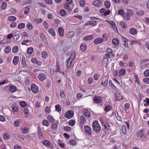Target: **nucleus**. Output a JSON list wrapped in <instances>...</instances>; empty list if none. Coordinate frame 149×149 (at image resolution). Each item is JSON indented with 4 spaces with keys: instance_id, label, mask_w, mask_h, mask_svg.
<instances>
[{
    "instance_id": "1",
    "label": "nucleus",
    "mask_w": 149,
    "mask_h": 149,
    "mask_svg": "<svg viewBox=\"0 0 149 149\" xmlns=\"http://www.w3.org/2000/svg\"><path fill=\"white\" fill-rule=\"evenodd\" d=\"M74 115V112L72 111H68L65 113V116L67 118H71Z\"/></svg>"
},
{
    "instance_id": "2",
    "label": "nucleus",
    "mask_w": 149,
    "mask_h": 149,
    "mask_svg": "<svg viewBox=\"0 0 149 149\" xmlns=\"http://www.w3.org/2000/svg\"><path fill=\"white\" fill-rule=\"evenodd\" d=\"M94 102L96 103H99L102 100V97L99 96H95L93 98Z\"/></svg>"
},
{
    "instance_id": "3",
    "label": "nucleus",
    "mask_w": 149,
    "mask_h": 149,
    "mask_svg": "<svg viewBox=\"0 0 149 149\" xmlns=\"http://www.w3.org/2000/svg\"><path fill=\"white\" fill-rule=\"evenodd\" d=\"M31 88L32 91L34 93H36L38 91V86L34 84H31Z\"/></svg>"
},
{
    "instance_id": "4",
    "label": "nucleus",
    "mask_w": 149,
    "mask_h": 149,
    "mask_svg": "<svg viewBox=\"0 0 149 149\" xmlns=\"http://www.w3.org/2000/svg\"><path fill=\"white\" fill-rule=\"evenodd\" d=\"M84 127L85 132L87 133L89 135H91L92 132L90 127L88 125H85Z\"/></svg>"
},
{
    "instance_id": "5",
    "label": "nucleus",
    "mask_w": 149,
    "mask_h": 149,
    "mask_svg": "<svg viewBox=\"0 0 149 149\" xmlns=\"http://www.w3.org/2000/svg\"><path fill=\"white\" fill-rule=\"evenodd\" d=\"M93 36L92 35H88L84 37L83 40L85 41H89L93 39Z\"/></svg>"
},
{
    "instance_id": "6",
    "label": "nucleus",
    "mask_w": 149,
    "mask_h": 149,
    "mask_svg": "<svg viewBox=\"0 0 149 149\" xmlns=\"http://www.w3.org/2000/svg\"><path fill=\"white\" fill-rule=\"evenodd\" d=\"M38 77L39 79L41 81L45 79L46 78V75L43 73L39 74Z\"/></svg>"
},
{
    "instance_id": "7",
    "label": "nucleus",
    "mask_w": 149,
    "mask_h": 149,
    "mask_svg": "<svg viewBox=\"0 0 149 149\" xmlns=\"http://www.w3.org/2000/svg\"><path fill=\"white\" fill-rule=\"evenodd\" d=\"M101 1L100 0H97L93 2V4L97 7H99L100 6Z\"/></svg>"
},
{
    "instance_id": "8",
    "label": "nucleus",
    "mask_w": 149,
    "mask_h": 149,
    "mask_svg": "<svg viewBox=\"0 0 149 149\" xmlns=\"http://www.w3.org/2000/svg\"><path fill=\"white\" fill-rule=\"evenodd\" d=\"M58 32L59 35L61 37H63L64 36V31L62 27H60L58 28Z\"/></svg>"
},
{
    "instance_id": "9",
    "label": "nucleus",
    "mask_w": 149,
    "mask_h": 149,
    "mask_svg": "<svg viewBox=\"0 0 149 149\" xmlns=\"http://www.w3.org/2000/svg\"><path fill=\"white\" fill-rule=\"evenodd\" d=\"M115 97L116 100H120L123 98L122 97L118 92H116L115 93Z\"/></svg>"
},
{
    "instance_id": "10",
    "label": "nucleus",
    "mask_w": 149,
    "mask_h": 149,
    "mask_svg": "<svg viewBox=\"0 0 149 149\" xmlns=\"http://www.w3.org/2000/svg\"><path fill=\"white\" fill-rule=\"evenodd\" d=\"M103 39L102 38H99L95 40L94 42L95 44H97L102 43L103 42Z\"/></svg>"
},
{
    "instance_id": "11",
    "label": "nucleus",
    "mask_w": 149,
    "mask_h": 149,
    "mask_svg": "<svg viewBox=\"0 0 149 149\" xmlns=\"http://www.w3.org/2000/svg\"><path fill=\"white\" fill-rule=\"evenodd\" d=\"M84 114L87 117H89L90 116V112L87 109H84L83 111Z\"/></svg>"
},
{
    "instance_id": "12",
    "label": "nucleus",
    "mask_w": 149,
    "mask_h": 149,
    "mask_svg": "<svg viewBox=\"0 0 149 149\" xmlns=\"http://www.w3.org/2000/svg\"><path fill=\"white\" fill-rule=\"evenodd\" d=\"M73 60V59H72V60H67L66 63H67L66 67L67 69H69L70 68Z\"/></svg>"
},
{
    "instance_id": "13",
    "label": "nucleus",
    "mask_w": 149,
    "mask_h": 149,
    "mask_svg": "<svg viewBox=\"0 0 149 149\" xmlns=\"http://www.w3.org/2000/svg\"><path fill=\"white\" fill-rule=\"evenodd\" d=\"M137 32V30L135 28H132L130 29V33L133 35H135Z\"/></svg>"
},
{
    "instance_id": "14",
    "label": "nucleus",
    "mask_w": 149,
    "mask_h": 149,
    "mask_svg": "<svg viewBox=\"0 0 149 149\" xmlns=\"http://www.w3.org/2000/svg\"><path fill=\"white\" fill-rule=\"evenodd\" d=\"M38 131L39 137L40 138H42L43 136L42 135V131L41 130L40 127H38Z\"/></svg>"
},
{
    "instance_id": "15",
    "label": "nucleus",
    "mask_w": 149,
    "mask_h": 149,
    "mask_svg": "<svg viewBox=\"0 0 149 149\" xmlns=\"http://www.w3.org/2000/svg\"><path fill=\"white\" fill-rule=\"evenodd\" d=\"M80 48L81 51L84 52L86 51L87 48V46L84 44H82L80 45Z\"/></svg>"
},
{
    "instance_id": "16",
    "label": "nucleus",
    "mask_w": 149,
    "mask_h": 149,
    "mask_svg": "<svg viewBox=\"0 0 149 149\" xmlns=\"http://www.w3.org/2000/svg\"><path fill=\"white\" fill-rule=\"evenodd\" d=\"M49 32L52 36H56L55 31L53 28H50L49 29Z\"/></svg>"
},
{
    "instance_id": "17",
    "label": "nucleus",
    "mask_w": 149,
    "mask_h": 149,
    "mask_svg": "<svg viewBox=\"0 0 149 149\" xmlns=\"http://www.w3.org/2000/svg\"><path fill=\"white\" fill-rule=\"evenodd\" d=\"M19 57L17 56H15L14 57L13 60V63L14 65H16L19 61Z\"/></svg>"
},
{
    "instance_id": "18",
    "label": "nucleus",
    "mask_w": 149,
    "mask_h": 149,
    "mask_svg": "<svg viewBox=\"0 0 149 149\" xmlns=\"http://www.w3.org/2000/svg\"><path fill=\"white\" fill-rule=\"evenodd\" d=\"M47 119L49 122L51 123H53L55 121V120L53 117L49 115L47 116Z\"/></svg>"
},
{
    "instance_id": "19",
    "label": "nucleus",
    "mask_w": 149,
    "mask_h": 149,
    "mask_svg": "<svg viewBox=\"0 0 149 149\" xmlns=\"http://www.w3.org/2000/svg\"><path fill=\"white\" fill-rule=\"evenodd\" d=\"M112 107L111 105H108L105 106L104 108V110L106 112H108L111 110Z\"/></svg>"
},
{
    "instance_id": "20",
    "label": "nucleus",
    "mask_w": 149,
    "mask_h": 149,
    "mask_svg": "<svg viewBox=\"0 0 149 149\" xmlns=\"http://www.w3.org/2000/svg\"><path fill=\"white\" fill-rule=\"evenodd\" d=\"M104 4L106 8L108 9L110 8L111 6V4L109 1H105Z\"/></svg>"
},
{
    "instance_id": "21",
    "label": "nucleus",
    "mask_w": 149,
    "mask_h": 149,
    "mask_svg": "<svg viewBox=\"0 0 149 149\" xmlns=\"http://www.w3.org/2000/svg\"><path fill=\"white\" fill-rule=\"evenodd\" d=\"M93 129L95 132L97 133L99 132L101 129V127L100 125H99H99L97 126V127L96 126L95 127L93 128Z\"/></svg>"
},
{
    "instance_id": "22",
    "label": "nucleus",
    "mask_w": 149,
    "mask_h": 149,
    "mask_svg": "<svg viewBox=\"0 0 149 149\" xmlns=\"http://www.w3.org/2000/svg\"><path fill=\"white\" fill-rule=\"evenodd\" d=\"M108 61L109 59L107 58H104L103 59L102 63L104 66L107 67V64Z\"/></svg>"
},
{
    "instance_id": "23",
    "label": "nucleus",
    "mask_w": 149,
    "mask_h": 149,
    "mask_svg": "<svg viewBox=\"0 0 149 149\" xmlns=\"http://www.w3.org/2000/svg\"><path fill=\"white\" fill-rule=\"evenodd\" d=\"M8 19L10 21L13 22L16 20L17 18L15 16H11L8 17Z\"/></svg>"
},
{
    "instance_id": "24",
    "label": "nucleus",
    "mask_w": 149,
    "mask_h": 149,
    "mask_svg": "<svg viewBox=\"0 0 149 149\" xmlns=\"http://www.w3.org/2000/svg\"><path fill=\"white\" fill-rule=\"evenodd\" d=\"M9 90L11 92H14L16 91V87L14 86H12L10 87Z\"/></svg>"
},
{
    "instance_id": "25",
    "label": "nucleus",
    "mask_w": 149,
    "mask_h": 149,
    "mask_svg": "<svg viewBox=\"0 0 149 149\" xmlns=\"http://www.w3.org/2000/svg\"><path fill=\"white\" fill-rule=\"evenodd\" d=\"M3 137L5 140H8L10 138V136L8 133H5L3 134Z\"/></svg>"
},
{
    "instance_id": "26",
    "label": "nucleus",
    "mask_w": 149,
    "mask_h": 149,
    "mask_svg": "<svg viewBox=\"0 0 149 149\" xmlns=\"http://www.w3.org/2000/svg\"><path fill=\"white\" fill-rule=\"evenodd\" d=\"M42 143L43 145L47 147H49L50 145V142L47 140H45Z\"/></svg>"
},
{
    "instance_id": "27",
    "label": "nucleus",
    "mask_w": 149,
    "mask_h": 149,
    "mask_svg": "<svg viewBox=\"0 0 149 149\" xmlns=\"http://www.w3.org/2000/svg\"><path fill=\"white\" fill-rule=\"evenodd\" d=\"M33 51V49L32 47L28 48L27 51V53L28 54H31Z\"/></svg>"
},
{
    "instance_id": "28",
    "label": "nucleus",
    "mask_w": 149,
    "mask_h": 149,
    "mask_svg": "<svg viewBox=\"0 0 149 149\" xmlns=\"http://www.w3.org/2000/svg\"><path fill=\"white\" fill-rule=\"evenodd\" d=\"M120 24L123 29H125L127 28V25L125 23L120 21Z\"/></svg>"
},
{
    "instance_id": "29",
    "label": "nucleus",
    "mask_w": 149,
    "mask_h": 149,
    "mask_svg": "<svg viewBox=\"0 0 149 149\" xmlns=\"http://www.w3.org/2000/svg\"><path fill=\"white\" fill-rule=\"evenodd\" d=\"M25 24L24 23H21L19 24L18 26V28L19 29H23L25 26Z\"/></svg>"
},
{
    "instance_id": "30",
    "label": "nucleus",
    "mask_w": 149,
    "mask_h": 149,
    "mask_svg": "<svg viewBox=\"0 0 149 149\" xmlns=\"http://www.w3.org/2000/svg\"><path fill=\"white\" fill-rule=\"evenodd\" d=\"M99 125H100L97 121H94L92 124L93 128L95 127H97V126L99 125Z\"/></svg>"
},
{
    "instance_id": "31",
    "label": "nucleus",
    "mask_w": 149,
    "mask_h": 149,
    "mask_svg": "<svg viewBox=\"0 0 149 149\" xmlns=\"http://www.w3.org/2000/svg\"><path fill=\"white\" fill-rule=\"evenodd\" d=\"M123 40H124V44L123 45L125 46L126 47H128V45L127 43V39L123 37Z\"/></svg>"
},
{
    "instance_id": "32",
    "label": "nucleus",
    "mask_w": 149,
    "mask_h": 149,
    "mask_svg": "<svg viewBox=\"0 0 149 149\" xmlns=\"http://www.w3.org/2000/svg\"><path fill=\"white\" fill-rule=\"evenodd\" d=\"M43 125L48 127L49 126V123L46 120H43L42 122Z\"/></svg>"
},
{
    "instance_id": "33",
    "label": "nucleus",
    "mask_w": 149,
    "mask_h": 149,
    "mask_svg": "<svg viewBox=\"0 0 149 149\" xmlns=\"http://www.w3.org/2000/svg\"><path fill=\"white\" fill-rule=\"evenodd\" d=\"M136 13L137 15L140 16L143 15L144 14V12L142 10H140L138 12H136Z\"/></svg>"
},
{
    "instance_id": "34",
    "label": "nucleus",
    "mask_w": 149,
    "mask_h": 149,
    "mask_svg": "<svg viewBox=\"0 0 149 149\" xmlns=\"http://www.w3.org/2000/svg\"><path fill=\"white\" fill-rule=\"evenodd\" d=\"M112 42L113 45H117L119 43V40L116 38H113L112 40Z\"/></svg>"
},
{
    "instance_id": "35",
    "label": "nucleus",
    "mask_w": 149,
    "mask_h": 149,
    "mask_svg": "<svg viewBox=\"0 0 149 149\" xmlns=\"http://www.w3.org/2000/svg\"><path fill=\"white\" fill-rule=\"evenodd\" d=\"M30 9L29 7L26 6L25 8V9L24 12V13L25 15L28 14L30 12Z\"/></svg>"
},
{
    "instance_id": "36",
    "label": "nucleus",
    "mask_w": 149,
    "mask_h": 149,
    "mask_svg": "<svg viewBox=\"0 0 149 149\" xmlns=\"http://www.w3.org/2000/svg\"><path fill=\"white\" fill-rule=\"evenodd\" d=\"M11 49L10 47L9 46H8L5 49V52L6 53H8L10 51Z\"/></svg>"
},
{
    "instance_id": "37",
    "label": "nucleus",
    "mask_w": 149,
    "mask_h": 149,
    "mask_svg": "<svg viewBox=\"0 0 149 149\" xmlns=\"http://www.w3.org/2000/svg\"><path fill=\"white\" fill-rule=\"evenodd\" d=\"M18 48L17 46H15L12 49V51L14 53H16L18 51Z\"/></svg>"
},
{
    "instance_id": "38",
    "label": "nucleus",
    "mask_w": 149,
    "mask_h": 149,
    "mask_svg": "<svg viewBox=\"0 0 149 149\" xmlns=\"http://www.w3.org/2000/svg\"><path fill=\"white\" fill-rule=\"evenodd\" d=\"M120 74L121 75H123L125 74V71L124 69H121L119 70Z\"/></svg>"
},
{
    "instance_id": "39",
    "label": "nucleus",
    "mask_w": 149,
    "mask_h": 149,
    "mask_svg": "<svg viewBox=\"0 0 149 149\" xmlns=\"http://www.w3.org/2000/svg\"><path fill=\"white\" fill-rule=\"evenodd\" d=\"M69 143L72 146H74L76 145V142L75 140L72 139L70 141Z\"/></svg>"
},
{
    "instance_id": "40",
    "label": "nucleus",
    "mask_w": 149,
    "mask_h": 149,
    "mask_svg": "<svg viewBox=\"0 0 149 149\" xmlns=\"http://www.w3.org/2000/svg\"><path fill=\"white\" fill-rule=\"evenodd\" d=\"M7 3L4 1L1 4V8L3 10L5 9L6 8Z\"/></svg>"
},
{
    "instance_id": "41",
    "label": "nucleus",
    "mask_w": 149,
    "mask_h": 149,
    "mask_svg": "<svg viewBox=\"0 0 149 149\" xmlns=\"http://www.w3.org/2000/svg\"><path fill=\"white\" fill-rule=\"evenodd\" d=\"M79 4L81 7H83L84 6L85 4V0H80Z\"/></svg>"
},
{
    "instance_id": "42",
    "label": "nucleus",
    "mask_w": 149,
    "mask_h": 149,
    "mask_svg": "<svg viewBox=\"0 0 149 149\" xmlns=\"http://www.w3.org/2000/svg\"><path fill=\"white\" fill-rule=\"evenodd\" d=\"M144 75L146 77H148L149 76V70H146L144 72Z\"/></svg>"
},
{
    "instance_id": "43",
    "label": "nucleus",
    "mask_w": 149,
    "mask_h": 149,
    "mask_svg": "<svg viewBox=\"0 0 149 149\" xmlns=\"http://www.w3.org/2000/svg\"><path fill=\"white\" fill-rule=\"evenodd\" d=\"M122 130L123 134H125L126 132V126H123L122 127Z\"/></svg>"
},
{
    "instance_id": "44",
    "label": "nucleus",
    "mask_w": 149,
    "mask_h": 149,
    "mask_svg": "<svg viewBox=\"0 0 149 149\" xmlns=\"http://www.w3.org/2000/svg\"><path fill=\"white\" fill-rule=\"evenodd\" d=\"M75 123V121L73 120H71L69 122V125L71 126H73Z\"/></svg>"
},
{
    "instance_id": "45",
    "label": "nucleus",
    "mask_w": 149,
    "mask_h": 149,
    "mask_svg": "<svg viewBox=\"0 0 149 149\" xmlns=\"http://www.w3.org/2000/svg\"><path fill=\"white\" fill-rule=\"evenodd\" d=\"M55 108L56 110L58 111H59L61 110V108L59 104H57L55 106Z\"/></svg>"
},
{
    "instance_id": "46",
    "label": "nucleus",
    "mask_w": 149,
    "mask_h": 149,
    "mask_svg": "<svg viewBox=\"0 0 149 149\" xmlns=\"http://www.w3.org/2000/svg\"><path fill=\"white\" fill-rule=\"evenodd\" d=\"M65 11L64 9L61 10L60 12V15L62 16H64L65 14Z\"/></svg>"
},
{
    "instance_id": "47",
    "label": "nucleus",
    "mask_w": 149,
    "mask_h": 149,
    "mask_svg": "<svg viewBox=\"0 0 149 149\" xmlns=\"http://www.w3.org/2000/svg\"><path fill=\"white\" fill-rule=\"evenodd\" d=\"M130 15L128 14L125 15L124 16V18L127 20H129L130 18Z\"/></svg>"
},
{
    "instance_id": "48",
    "label": "nucleus",
    "mask_w": 149,
    "mask_h": 149,
    "mask_svg": "<svg viewBox=\"0 0 149 149\" xmlns=\"http://www.w3.org/2000/svg\"><path fill=\"white\" fill-rule=\"evenodd\" d=\"M50 108L49 107H46L45 108V112L47 113H49L50 111Z\"/></svg>"
},
{
    "instance_id": "49",
    "label": "nucleus",
    "mask_w": 149,
    "mask_h": 149,
    "mask_svg": "<svg viewBox=\"0 0 149 149\" xmlns=\"http://www.w3.org/2000/svg\"><path fill=\"white\" fill-rule=\"evenodd\" d=\"M47 56V52L44 51L42 52V56L43 58H45Z\"/></svg>"
},
{
    "instance_id": "50",
    "label": "nucleus",
    "mask_w": 149,
    "mask_h": 149,
    "mask_svg": "<svg viewBox=\"0 0 149 149\" xmlns=\"http://www.w3.org/2000/svg\"><path fill=\"white\" fill-rule=\"evenodd\" d=\"M27 28L29 30H31L32 29L33 26L30 23H28L27 24Z\"/></svg>"
},
{
    "instance_id": "51",
    "label": "nucleus",
    "mask_w": 149,
    "mask_h": 149,
    "mask_svg": "<svg viewBox=\"0 0 149 149\" xmlns=\"http://www.w3.org/2000/svg\"><path fill=\"white\" fill-rule=\"evenodd\" d=\"M20 121L19 120H15L14 122V125L15 126H18L20 124Z\"/></svg>"
},
{
    "instance_id": "52",
    "label": "nucleus",
    "mask_w": 149,
    "mask_h": 149,
    "mask_svg": "<svg viewBox=\"0 0 149 149\" xmlns=\"http://www.w3.org/2000/svg\"><path fill=\"white\" fill-rule=\"evenodd\" d=\"M43 25L46 29L47 30L48 29V24L47 22H44L43 23Z\"/></svg>"
},
{
    "instance_id": "53",
    "label": "nucleus",
    "mask_w": 149,
    "mask_h": 149,
    "mask_svg": "<svg viewBox=\"0 0 149 149\" xmlns=\"http://www.w3.org/2000/svg\"><path fill=\"white\" fill-rule=\"evenodd\" d=\"M71 128L70 127L65 126L64 127V130L66 131L69 132L71 130Z\"/></svg>"
},
{
    "instance_id": "54",
    "label": "nucleus",
    "mask_w": 149,
    "mask_h": 149,
    "mask_svg": "<svg viewBox=\"0 0 149 149\" xmlns=\"http://www.w3.org/2000/svg\"><path fill=\"white\" fill-rule=\"evenodd\" d=\"M21 106L23 107H25L26 105V104L25 101H22L20 104Z\"/></svg>"
},
{
    "instance_id": "55",
    "label": "nucleus",
    "mask_w": 149,
    "mask_h": 149,
    "mask_svg": "<svg viewBox=\"0 0 149 149\" xmlns=\"http://www.w3.org/2000/svg\"><path fill=\"white\" fill-rule=\"evenodd\" d=\"M143 133L144 130H139L137 134V136H139L140 135H141V134H143Z\"/></svg>"
},
{
    "instance_id": "56",
    "label": "nucleus",
    "mask_w": 149,
    "mask_h": 149,
    "mask_svg": "<svg viewBox=\"0 0 149 149\" xmlns=\"http://www.w3.org/2000/svg\"><path fill=\"white\" fill-rule=\"evenodd\" d=\"M80 119L81 123H84V122L85 118L84 116L83 115L81 116L80 117Z\"/></svg>"
},
{
    "instance_id": "57",
    "label": "nucleus",
    "mask_w": 149,
    "mask_h": 149,
    "mask_svg": "<svg viewBox=\"0 0 149 149\" xmlns=\"http://www.w3.org/2000/svg\"><path fill=\"white\" fill-rule=\"evenodd\" d=\"M28 132L27 128L26 127L24 128L22 130V132L24 134H26Z\"/></svg>"
},
{
    "instance_id": "58",
    "label": "nucleus",
    "mask_w": 149,
    "mask_h": 149,
    "mask_svg": "<svg viewBox=\"0 0 149 149\" xmlns=\"http://www.w3.org/2000/svg\"><path fill=\"white\" fill-rule=\"evenodd\" d=\"M111 13V12L109 10H108L106 11L104 13L103 15L106 16L107 15H109Z\"/></svg>"
},
{
    "instance_id": "59",
    "label": "nucleus",
    "mask_w": 149,
    "mask_h": 149,
    "mask_svg": "<svg viewBox=\"0 0 149 149\" xmlns=\"http://www.w3.org/2000/svg\"><path fill=\"white\" fill-rule=\"evenodd\" d=\"M143 81L146 83L149 84V78H145L143 79Z\"/></svg>"
},
{
    "instance_id": "60",
    "label": "nucleus",
    "mask_w": 149,
    "mask_h": 149,
    "mask_svg": "<svg viewBox=\"0 0 149 149\" xmlns=\"http://www.w3.org/2000/svg\"><path fill=\"white\" fill-rule=\"evenodd\" d=\"M106 51H107V53H109L111 54H113L112 50L111 48H108L107 49Z\"/></svg>"
},
{
    "instance_id": "61",
    "label": "nucleus",
    "mask_w": 149,
    "mask_h": 149,
    "mask_svg": "<svg viewBox=\"0 0 149 149\" xmlns=\"http://www.w3.org/2000/svg\"><path fill=\"white\" fill-rule=\"evenodd\" d=\"M17 26V24L15 22L12 23L10 24V27L12 28H14L15 27Z\"/></svg>"
},
{
    "instance_id": "62",
    "label": "nucleus",
    "mask_w": 149,
    "mask_h": 149,
    "mask_svg": "<svg viewBox=\"0 0 149 149\" xmlns=\"http://www.w3.org/2000/svg\"><path fill=\"white\" fill-rule=\"evenodd\" d=\"M118 14L121 15H123L124 12V10L123 9H120L119 10L118 12Z\"/></svg>"
},
{
    "instance_id": "63",
    "label": "nucleus",
    "mask_w": 149,
    "mask_h": 149,
    "mask_svg": "<svg viewBox=\"0 0 149 149\" xmlns=\"http://www.w3.org/2000/svg\"><path fill=\"white\" fill-rule=\"evenodd\" d=\"M54 22L56 24H58L60 23L61 21L57 19H55L54 20Z\"/></svg>"
},
{
    "instance_id": "64",
    "label": "nucleus",
    "mask_w": 149,
    "mask_h": 149,
    "mask_svg": "<svg viewBox=\"0 0 149 149\" xmlns=\"http://www.w3.org/2000/svg\"><path fill=\"white\" fill-rule=\"evenodd\" d=\"M52 127L53 129L55 130L57 128V125L55 123H53L52 125Z\"/></svg>"
}]
</instances>
